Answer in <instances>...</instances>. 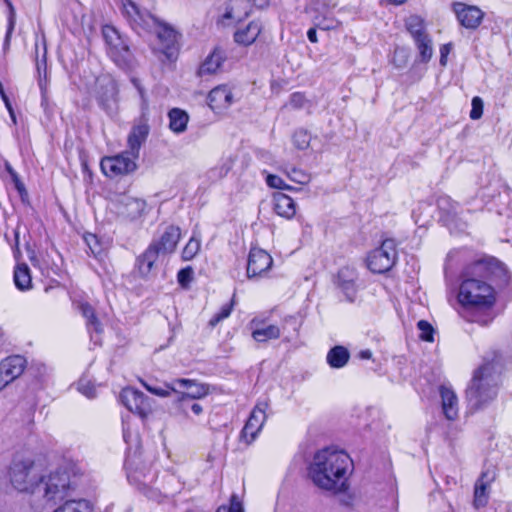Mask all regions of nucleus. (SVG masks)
<instances>
[{"label": "nucleus", "instance_id": "13d9d810", "mask_svg": "<svg viewBox=\"0 0 512 512\" xmlns=\"http://www.w3.org/2000/svg\"><path fill=\"white\" fill-rule=\"evenodd\" d=\"M410 0H378L379 4L384 7H398L406 4Z\"/></svg>", "mask_w": 512, "mask_h": 512}, {"label": "nucleus", "instance_id": "7c9ffc66", "mask_svg": "<svg viewBox=\"0 0 512 512\" xmlns=\"http://www.w3.org/2000/svg\"><path fill=\"white\" fill-rule=\"evenodd\" d=\"M77 309L86 320V327L93 329L96 333L103 332V326L99 320L95 308L87 301H80L77 304Z\"/></svg>", "mask_w": 512, "mask_h": 512}, {"label": "nucleus", "instance_id": "c9c22d12", "mask_svg": "<svg viewBox=\"0 0 512 512\" xmlns=\"http://www.w3.org/2000/svg\"><path fill=\"white\" fill-rule=\"evenodd\" d=\"M53 512H95L93 503L87 499L66 500Z\"/></svg>", "mask_w": 512, "mask_h": 512}, {"label": "nucleus", "instance_id": "f704fd0d", "mask_svg": "<svg viewBox=\"0 0 512 512\" xmlns=\"http://www.w3.org/2000/svg\"><path fill=\"white\" fill-rule=\"evenodd\" d=\"M404 25L406 31L413 40L429 34L427 32L425 20L420 15L412 14L406 17Z\"/></svg>", "mask_w": 512, "mask_h": 512}, {"label": "nucleus", "instance_id": "5701e85b", "mask_svg": "<svg viewBox=\"0 0 512 512\" xmlns=\"http://www.w3.org/2000/svg\"><path fill=\"white\" fill-rule=\"evenodd\" d=\"M181 239V229L179 226L168 225L161 235L154 239L150 245L161 255H171L176 251L177 245Z\"/></svg>", "mask_w": 512, "mask_h": 512}, {"label": "nucleus", "instance_id": "1a4fd4ad", "mask_svg": "<svg viewBox=\"0 0 512 512\" xmlns=\"http://www.w3.org/2000/svg\"><path fill=\"white\" fill-rule=\"evenodd\" d=\"M119 399L127 410L137 415L143 422L146 421L154 411V400L136 388H123L120 392Z\"/></svg>", "mask_w": 512, "mask_h": 512}, {"label": "nucleus", "instance_id": "bb28decb", "mask_svg": "<svg viewBox=\"0 0 512 512\" xmlns=\"http://www.w3.org/2000/svg\"><path fill=\"white\" fill-rule=\"evenodd\" d=\"M273 211L276 215L286 220H292L297 212V205L294 199L281 192L277 191L272 194Z\"/></svg>", "mask_w": 512, "mask_h": 512}, {"label": "nucleus", "instance_id": "ddd939ff", "mask_svg": "<svg viewBox=\"0 0 512 512\" xmlns=\"http://www.w3.org/2000/svg\"><path fill=\"white\" fill-rule=\"evenodd\" d=\"M119 3L121 14L126 19L129 26L137 33L147 31L150 28L151 23L154 24L157 20V18L148 11L142 10L132 0H119Z\"/></svg>", "mask_w": 512, "mask_h": 512}, {"label": "nucleus", "instance_id": "5fc2aeb1", "mask_svg": "<svg viewBox=\"0 0 512 512\" xmlns=\"http://www.w3.org/2000/svg\"><path fill=\"white\" fill-rule=\"evenodd\" d=\"M286 324H290L293 328V331L298 333L300 324H299L298 318L295 315H288V316L284 317L283 323H282L283 329H285Z\"/></svg>", "mask_w": 512, "mask_h": 512}, {"label": "nucleus", "instance_id": "b1692460", "mask_svg": "<svg viewBox=\"0 0 512 512\" xmlns=\"http://www.w3.org/2000/svg\"><path fill=\"white\" fill-rule=\"evenodd\" d=\"M264 32V25L261 20L254 19L245 25H240L233 33V40L236 44L249 47L261 38Z\"/></svg>", "mask_w": 512, "mask_h": 512}, {"label": "nucleus", "instance_id": "412c9836", "mask_svg": "<svg viewBox=\"0 0 512 512\" xmlns=\"http://www.w3.org/2000/svg\"><path fill=\"white\" fill-rule=\"evenodd\" d=\"M451 9L459 24L469 30H476L485 16V13L478 6L464 2H453Z\"/></svg>", "mask_w": 512, "mask_h": 512}, {"label": "nucleus", "instance_id": "052dcab7", "mask_svg": "<svg viewBox=\"0 0 512 512\" xmlns=\"http://www.w3.org/2000/svg\"><path fill=\"white\" fill-rule=\"evenodd\" d=\"M81 169L84 174H88L89 176L92 175V171L89 167L88 160L86 158L81 159Z\"/></svg>", "mask_w": 512, "mask_h": 512}, {"label": "nucleus", "instance_id": "2f4dec72", "mask_svg": "<svg viewBox=\"0 0 512 512\" xmlns=\"http://www.w3.org/2000/svg\"><path fill=\"white\" fill-rule=\"evenodd\" d=\"M167 116L169 119V129L172 132L180 134L186 131L190 117L185 110L174 107L168 111Z\"/></svg>", "mask_w": 512, "mask_h": 512}, {"label": "nucleus", "instance_id": "4468645a", "mask_svg": "<svg viewBox=\"0 0 512 512\" xmlns=\"http://www.w3.org/2000/svg\"><path fill=\"white\" fill-rule=\"evenodd\" d=\"M119 3L121 14L126 19L129 26L137 33L147 31L150 28L151 23L154 24L157 20V18L148 11L142 10L132 0H119Z\"/></svg>", "mask_w": 512, "mask_h": 512}, {"label": "nucleus", "instance_id": "c85d7f7f", "mask_svg": "<svg viewBox=\"0 0 512 512\" xmlns=\"http://www.w3.org/2000/svg\"><path fill=\"white\" fill-rule=\"evenodd\" d=\"M441 396L442 412L445 418L449 421H454L458 418V398L455 392L444 385L439 387Z\"/></svg>", "mask_w": 512, "mask_h": 512}, {"label": "nucleus", "instance_id": "7ed1b4c3", "mask_svg": "<svg viewBox=\"0 0 512 512\" xmlns=\"http://www.w3.org/2000/svg\"><path fill=\"white\" fill-rule=\"evenodd\" d=\"M503 355L498 349H491L483 357L482 364L474 370L473 376L465 390V397L470 407L481 410L489 405L498 394V385L494 374L502 365Z\"/></svg>", "mask_w": 512, "mask_h": 512}, {"label": "nucleus", "instance_id": "f03ea898", "mask_svg": "<svg viewBox=\"0 0 512 512\" xmlns=\"http://www.w3.org/2000/svg\"><path fill=\"white\" fill-rule=\"evenodd\" d=\"M457 300L462 307V316L469 323L487 326L494 320L493 309L497 302L494 286L478 278L464 277Z\"/></svg>", "mask_w": 512, "mask_h": 512}, {"label": "nucleus", "instance_id": "a18cd8bd", "mask_svg": "<svg viewBox=\"0 0 512 512\" xmlns=\"http://www.w3.org/2000/svg\"><path fill=\"white\" fill-rule=\"evenodd\" d=\"M266 184L268 187L277 189V190H287V191H293L298 192L301 190V188L294 187L292 185L287 184L281 177L274 174H268L266 176Z\"/></svg>", "mask_w": 512, "mask_h": 512}, {"label": "nucleus", "instance_id": "f257e3e1", "mask_svg": "<svg viewBox=\"0 0 512 512\" xmlns=\"http://www.w3.org/2000/svg\"><path fill=\"white\" fill-rule=\"evenodd\" d=\"M353 469L349 454L335 447H325L317 451L309 466V476L313 483L334 493L348 489V472Z\"/></svg>", "mask_w": 512, "mask_h": 512}, {"label": "nucleus", "instance_id": "6ab92c4d", "mask_svg": "<svg viewBox=\"0 0 512 512\" xmlns=\"http://www.w3.org/2000/svg\"><path fill=\"white\" fill-rule=\"evenodd\" d=\"M149 134V118L145 113H142L134 120L131 130L127 136V150L130 155L139 158L141 147L147 141Z\"/></svg>", "mask_w": 512, "mask_h": 512}, {"label": "nucleus", "instance_id": "ea45409f", "mask_svg": "<svg viewBox=\"0 0 512 512\" xmlns=\"http://www.w3.org/2000/svg\"><path fill=\"white\" fill-rule=\"evenodd\" d=\"M283 173L287 176L289 180L302 186L308 185L312 179L310 173L297 167L286 166L283 169Z\"/></svg>", "mask_w": 512, "mask_h": 512}, {"label": "nucleus", "instance_id": "72a5a7b5", "mask_svg": "<svg viewBox=\"0 0 512 512\" xmlns=\"http://www.w3.org/2000/svg\"><path fill=\"white\" fill-rule=\"evenodd\" d=\"M349 359L350 352L342 345L332 347L326 356L327 363L334 369L343 368L348 363Z\"/></svg>", "mask_w": 512, "mask_h": 512}, {"label": "nucleus", "instance_id": "39448f33", "mask_svg": "<svg viewBox=\"0 0 512 512\" xmlns=\"http://www.w3.org/2000/svg\"><path fill=\"white\" fill-rule=\"evenodd\" d=\"M101 34L108 58L123 70L131 69L135 57L129 43V38L112 24L102 25Z\"/></svg>", "mask_w": 512, "mask_h": 512}, {"label": "nucleus", "instance_id": "4c0bfd02", "mask_svg": "<svg viewBox=\"0 0 512 512\" xmlns=\"http://www.w3.org/2000/svg\"><path fill=\"white\" fill-rule=\"evenodd\" d=\"M419 53V61L427 64L433 56V42L429 34L413 40Z\"/></svg>", "mask_w": 512, "mask_h": 512}, {"label": "nucleus", "instance_id": "dca6fc26", "mask_svg": "<svg viewBox=\"0 0 512 512\" xmlns=\"http://www.w3.org/2000/svg\"><path fill=\"white\" fill-rule=\"evenodd\" d=\"M272 267L273 258L266 250L259 247L250 248L246 267L249 279L268 277Z\"/></svg>", "mask_w": 512, "mask_h": 512}, {"label": "nucleus", "instance_id": "49530a36", "mask_svg": "<svg viewBox=\"0 0 512 512\" xmlns=\"http://www.w3.org/2000/svg\"><path fill=\"white\" fill-rule=\"evenodd\" d=\"M215 512H244L243 502L237 494L233 493L229 497L228 505H220Z\"/></svg>", "mask_w": 512, "mask_h": 512}, {"label": "nucleus", "instance_id": "a211bd4d", "mask_svg": "<svg viewBox=\"0 0 512 512\" xmlns=\"http://www.w3.org/2000/svg\"><path fill=\"white\" fill-rule=\"evenodd\" d=\"M236 100L233 87L227 83L212 88L206 98L207 105L216 114H225Z\"/></svg>", "mask_w": 512, "mask_h": 512}, {"label": "nucleus", "instance_id": "79ce46f5", "mask_svg": "<svg viewBox=\"0 0 512 512\" xmlns=\"http://www.w3.org/2000/svg\"><path fill=\"white\" fill-rule=\"evenodd\" d=\"M311 135L307 129L299 128L292 135V143L298 150H306L309 148Z\"/></svg>", "mask_w": 512, "mask_h": 512}, {"label": "nucleus", "instance_id": "473e14b6", "mask_svg": "<svg viewBox=\"0 0 512 512\" xmlns=\"http://www.w3.org/2000/svg\"><path fill=\"white\" fill-rule=\"evenodd\" d=\"M13 282L20 291H28L32 288L31 271L26 263H19L15 266Z\"/></svg>", "mask_w": 512, "mask_h": 512}, {"label": "nucleus", "instance_id": "aec40b11", "mask_svg": "<svg viewBox=\"0 0 512 512\" xmlns=\"http://www.w3.org/2000/svg\"><path fill=\"white\" fill-rule=\"evenodd\" d=\"M227 60V50L221 45H215L207 56L199 63L196 75L200 78L215 76L223 71Z\"/></svg>", "mask_w": 512, "mask_h": 512}, {"label": "nucleus", "instance_id": "0eeeda50", "mask_svg": "<svg viewBox=\"0 0 512 512\" xmlns=\"http://www.w3.org/2000/svg\"><path fill=\"white\" fill-rule=\"evenodd\" d=\"M398 251L394 239L387 238L381 245L371 250L366 257L367 268L374 274H385L397 263Z\"/></svg>", "mask_w": 512, "mask_h": 512}, {"label": "nucleus", "instance_id": "6e6d98bb", "mask_svg": "<svg viewBox=\"0 0 512 512\" xmlns=\"http://www.w3.org/2000/svg\"><path fill=\"white\" fill-rule=\"evenodd\" d=\"M84 240L88 247L90 248L91 252L95 254L94 246H99V240L95 234L88 233L84 235Z\"/></svg>", "mask_w": 512, "mask_h": 512}, {"label": "nucleus", "instance_id": "9d476101", "mask_svg": "<svg viewBox=\"0 0 512 512\" xmlns=\"http://www.w3.org/2000/svg\"><path fill=\"white\" fill-rule=\"evenodd\" d=\"M33 467L34 461L30 458L13 460L8 475L14 489L19 492L34 493L35 489L39 488L37 481L30 475Z\"/></svg>", "mask_w": 512, "mask_h": 512}, {"label": "nucleus", "instance_id": "37998d69", "mask_svg": "<svg viewBox=\"0 0 512 512\" xmlns=\"http://www.w3.org/2000/svg\"><path fill=\"white\" fill-rule=\"evenodd\" d=\"M4 2L6 3V5L8 6V9H9V13H8V17H7V29H6L5 39H4V50H6L9 48L11 34L15 28L16 13H15V9L10 0H4Z\"/></svg>", "mask_w": 512, "mask_h": 512}, {"label": "nucleus", "instance_id": "c756f323", "mask_svg": "<svg viewBox=\"0 0 512 512\" xmlns=\"http://www.w3.org/2000/svg\"><path fill=\"white\" fill-rule=\"evenodd\" d=\"M313 22L318 29L323 31L336 30L342 25V22L333 15L328 7L317 9Z\"/></svg>", "mask_w": 512, "mask_h": 512}, {"label": "nucleus", "instance_id": "864d4df0", "mask_svg": "<svg viewBox=\"0 0 512 512\" xmlns=\"http://www.w3.org/2000/svg\"><path fill=\"white\" fill-rule=\"evenodd\" d=\"M452 49L451 43H446L440 46V65L446 66L448 55L450 54Z\"/></svg>", "mask_w": 512, "mask_h": 512}, {"label": "nucleus", "instance_id": "423d86ee", "mask_svg": "<svg viewBox=\"0 0 512 512\" xmlns=\"http://www.w3.org/2000/svg\"><path fill=\"white\" fill-rule=\"evenodd\" d=\"M506 274L505 265L496 257L487 255L470 262L463 270V277L478 278L492 285Z\"/></svg>", "mask_w": 512, "mask_h": 512}, {"label": "nucleus", "instance_id": "6e6552de", "mask_svg": "<svg viewBox=\"0 0 512 512\" xmlns=\"http://www.w3.org/2000/svg\"><path fill=\"white\" fill-rule=\"evenodd\" d=\"M137 160L138 157L130 155L128 150L106 155L100 160V170L109 179H121L137 170Z\"/></svg>", "mask_w": 512, "mask_h": 512}, {"label": "nucleus", "instance_id": "f8f14e48", "mask_svg": "<svg viewBox=\"0 0 512 512\" xmlns=\"http://www.w3.org/2000/svg\"><path fill=\"white\" fill-rule=\"evenodd\" d=\"M268 408V402L266 401H258L254 408L252 409L248 419L245 422L242 430L239 434V442L245 444L246 446L251 445L260 432L266 422L267 415L266 410Z\"/></svg>", "mask_w": 512, "mask_h": 512}, {"label": "nucleus", "instance_id": "de8ad7c7", "mask_svg": "<svg viewBox=\"0 0 512 512\" xmlns=\"http://www.w3.org/2000/svg\"><path fill=\"white\" fill-rule=\"evenodd\" d=\"M417 328L420 331L419 338L422 341L432 343L434 342L435 329L427 320H419Z\"/></svg>", "mask_w": 512, "mask_h": 512}, {"label": "nucleus", "instance_id": "2eb2a0df", "mask_svg": "<svg viewBox=\"0 0 512 512\" xmlns=\"http://www.w3.org/2000/svg\"><path fill=\"white\" fill-rule=\"evenodd\" d=\"M119 3L121 14L126 19L129 26L137 33L147 31L150 28L151 23L154 24L157 20V18L148 11L142 10L132 0H119Z\"/></svg>", "mask_w": 512, "mask_h": 512}, {"label": "nucleus", "instance_id": "a878e982", "mask_svg": "<svg viewBox=\"0 0 512 512\" xmlns=\"http://www.w3.org/2000/svg\"><path fill=\"white\" fill-rule=\"evenodd\" d=\"M496 479L495 468L483 470L474 486V505L483 507L488 503V489Z\"/></svg>", "mask_w": 512, "mask_h": 512}, {"label": "nucleus", "instance_id": "58836bf2", "mask_svg": "<svg viewBox=\"0 0 512 512\" xmlns=\"http://www.w3.org/2000/svg\"><path fill=\"white\" fill-rule=\"evenodd\" d=\"M236 305V295L233 294L230 301L222 305L220 310L216 312L209 320L208 325L210 328H215L220 322L229 318Z\"/></svg>", "mask_w": 512, "mask_h": 512}, {"label": "nucleus", "instance_id": "9b49d317", "mask_svg": "<svg viewBox=\"0 0 512 512\" xmlns=\"http://www.w3.org/2000/svg\"><path fill=\"white\" fill-rule=\"evenodd\" d=\"M37 484L43 486V496L47 501L56 502L63 500L70 489L69 476L65 471L56 470L47 476H43L37 481Z\"/></svg>", "mask_w": 512, "mask_h": 512}, {"label": "nucleus", "instance_id": "338daca9", "mask_svg": "<svg viewBox=\"0 0 512 512\" xmlns=\"http://www.w3.org/2000/svg\"><path fill=\"white\" fill-rule=\"evenodd\" d=\"M15 247L18 249V234H15Z\"/></svg>", "mask_w": 512, "mask_h": 512}, {"label": "nucleus", "instance_id": "8fccbe9b", "mask_svg": "<svg viewBox=\"0 0 512 512\" xmlns=\"http://www.w3.org/2000/svg\"><path fill=\"white\" fill-rule=\"evenodd\" d=\"M193 280V268L191 266L180 269L177 273V281L183 288H187Z\"/></svg>", "mask_w": 512, "mask_h": 512}, {"label": "nucleus", "instance_id": "4be33fe9", "mask_svg": "<svg viewBox=\"0 0 512 512\" xmlns=\"http://www.w3.org/2000/svg\"><path fill=\"white\" fill-rule=\"evenodd\" d=\"M252 339L257 343H267L281 337V327L270 324L265 316H255L249 322Z\"/></svg>", "mask_w": 512, "mask_h": 512}, {"label": "nucleus", "instance_id": "603ef678", "mask_svg": "<svg viewBox=\"0 0 512 512\" xmlns=\"http://www.w3.org/2000/svg\"><path fill=\"white\" fill-rule=\"evenodd\" d=\"M2 102L4 103L8 113H9V116H10V119H11V122L13 125H17V112H16V109L14 108L12 102L10 101V99L8 98V96L4 93V90L2 89Z\"/></svg>", "mask_w": 512, "mask_h": 512}, {"label": "nucleus", "instance_id": "e433bc0d", "mask_svg": "<svg viewBox=\"0 0 512 512\" xmlns=\"http://www.w3.org/2000/svg\"><path fill=\"white\" fill-rule=\"evenodd\" d=\"M349 273V269H341L337 274V286L346 295L349 301H354L356 297L357 288L353 278H346Z\"/></svg>", "mask_w": 512, "mask_h": 512}, {"label": "nucleus", "instance_id": "20e7f679", "mask_svg": "<svg viewBox=\"0 0 512 512\" xmlns=\"http://www.w3.org/2000/svg\"><path fill=\"white\" fill-rule=\"evenodd\" d=\"M143 386L150 393L159 397H168L172 393H176L174 408L178 414L185 417H188V402L202 399L210 393L209 385L186 378L175 379L173 383H165L163 387L150 386L147 383H143Z\"/></svg>", "mask_w": 512, "mask_h": 512}, {"label": "nucleus", "instance_id": "680f3d73", "mask_svg": "<svg viewBox=\"0 0 512 512\" xmlns=\"http://www.w3.org/2000/svg\"><path fill=\"white\" fill-rule=\"evenodd\" d=\"M358 356L360 359L369 360L372 358V352L369 349L361 350Z\"/></svg>", "mask_w": 512, "mask_h": 512}, {"label": "nucleus", "instance_id": "cd10ccee", "mask_svg": "<svg viewBox=\"0 0 512 512\" xmlns=\"http://www.w3.org/2000/svg\"><path fill=\"white\" fill-rule=\"evenodd\" d=\"M160 255L161 254L149 244L146 249L136 257L134 267L137 273L143 278L148 277Z\"/></svg>", "mask_w": 512, "mask_h": 512}, {"label": "nucleus", "instance_id": "4d7b16f0", "mask_svg": "<svg viewBox=\"0 0 512 512\" xmlns=\"http://www.w3.org/2000/svg\"><path fill=\"white\" fill-rule=\"evenodd\" d=\"M190 412L194 416H199L203 413V407L195 401L188 402V416L190 415Z\"/></svg>", "mask_w": 512, "mask_h": 512}, {"label": "nucleus", "instance_id": "e2e57ef3", "mask_svg": "<svg viewBox=\"0 0 512 512\" xmlns=\"http://www.w3.org/2000/svg\"><path fill=\"white\" fill-rule=\"evenodd\" d=\"M254 4L258 7H266L269 4V0H254Z\"/></svg>", "mask_w": 512, "mask_h": 512}, {"label": "nucleus", "instance_id": "bf43d9fd", "mask_svg": "<svg viewBox=\"0 0 512 512\" xmlns=\"http://www.w3.org/2000/svg\"><path fill=\"white\" fill-rule=\"evenodd\" d=\"M317 29H318V27H316V25L314 24V26L309 28L307 31V38L311 43L318 42Z\"/></svg>", "mask_w": 512, "mask_h": 512}, {"label": "nucleus", "instance_id": "3c124183", "mask_svg": "<svg viewBox=\"0 0 512 512\" xmlns=\"http://www.w3.org/2000/svg\"><path fill=\"white\" fill-rule=\"evenodd\" d=\"M471 105H472V108H471L470 115H469L470 118L472 120L480 119L483 115V107H484L483 100L479 96H475L472 98Z\"/></svg>", "mask_w": 512, "mask_h": 512}, {"label": "nucleus", "instance_id": "09e8293b", "mask_svg": "<svg viewBox=\"0 0 512 512\" xmlns=\"http://www.w3.org/2000/svg\"><path fill=\"white\" fill-rule=\"evenodd\" d=\"M310 101L307 99L305 92L296 91L289 97V106L295 110L304 108Z\"/></svg>", "mask_w": 512, "mask_h": 512}, {"label": "nucleus", "instance_id": "0e129e2a", "mask_svg": "<svg viewBox=\"0 0 512 512\" xmlns=\"http://www.w3.org/2000/svg\"><path fill=\"white\" fill-rule=\"evenodd\" d=\"M123 438L126 443H129L130 434L126 429H123Z\"/></svg>", "mask_w": 512, "mask_h": 512}, {"label": "nucleus", "instance_id": "a19ab883", "mask_svg": "<svg viewBox=\"0 0 512 512\" xmlns=\"http://www.w3.org/2000/svg\"><path fill=\"white\" fill-rule=\"evenodd\" d=\"M200 249V239L192 236L181 251V259L183 261H191L199 253Z\"/></svg>", "mask_w": 512, "mask_h": 512}, {"label": "nucleus", "instance_id": "393cba45", "mask_svg": "<svg viewBox=\"0 0 512 512\" xmlns=\"http://www.w3.org/2000/svg\"><path fill=\"white\" fill-rule=\"evenodd\" d=\"M27 366V360L21 355H12L2 360V389L4 386L19 378Z\"/></svg>", "mask_w": 512, "mask_h": 512}, {"label": "nucleus", "instance_id": "f3484780", "mask_svg": "<svg viewBox=\"0 0 512 512\" xmlns=\"http://www.w3.org/2000/svg\"><path fill=\"white\" fill-rule=\"evenodd\" d=\"M161 52L168 58L176 57L180 49V34L171 25L157 19L154 22Z\"/></svg>", "mask_w": 512, "mask_h": 512}, {"label": "nucleus", "instance_id": "69168bd1", "mask_svg": "<svg viewBox=\"0 0 512 512\" xmlns=\"http://www.w3.org/2000/svg\"><path fill=\"white\" fill-rule=\"evenodd\" d=\"M223 17H224V18H226V19H231V18H233L232 10H227V11L225 12V14L223 15Z\"/></svg>", "mask_w": 512, "mask_h": 512}, {"label": "nucleus", "instance_id": "c03bdc74", "mask_svg": "<svg viewBox=\"0 0 512 512\" xmlns=\"http://www.w3.org/2000/svg\"><path fill=\"white\" fill-rule=\"evenodd\" d=\"M5 169L9 173L14 188L18 192L21 200L25 201L28 198V192L26 190L25 184L22 182L18 174L12 169L8 162H5Z\"/></svg>", "mask_w": 512, "mask_h": 512}]
</instances>
